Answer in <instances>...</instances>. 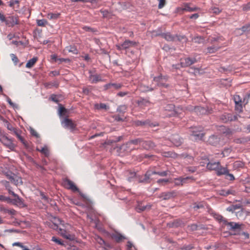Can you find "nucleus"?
Segmentation results:
<instances>
[{
    "mask_svg": "<svg viewBox=\"0 0 250 250\" xmlns=\"http://www.w3.org/2000/svg\"><path fill=\"white\" fill-rule=\"evenodd\" d=\"M229 171V170L227 167H223L221 165H220V167L216 171V174L218 176H221L222 175H226L228 174Z\"/></svg>",
    "mask_w": 250,
    "mask_h": 250,
    "instance_id": "22",
    "label": "nucleus"
},
{
    "mask_svg": "<svg viewBox=\"0 0 250 250\" xmlns=\"http://www.w3.org/2000/svg\"><path fill=\"white\" fill-rule=\"evenodd\" d=\"M181 180L182 181L183 185L186 183H188L190 182H192L194 181V178L192 177H182Z\"/></svg>",
    "mask_w": 250,
    "mask_h": 250,
    "instance_id": "36",
    "label": "nucleus"
},
{
    "mask_svg": "<svg viewBox=\"0 0 250 250\" xmlns=\"http://www.w3.org/2000/svg\"><path fill=\"white\" fill-rule=\"evenodd\" d=\"M8 178L10 180L11 182L14 184L16 186H19L22 184L21 178L16 175H7Z\"/></svg>",
    "mask_w": 250,
    "mask_h": 250,
    "instance_id": "9",
    "label": "nucleus"
},
{
    "mask_svg": "<svg viewBox=\"0 0 250 250\" xmlns=\"http://www.w3.org/2000/svg\"><path fill=\"white\" fill-rule=\"evenodd\" d=\"M226 225L229 227V229L231 230L239 229L241 228V225L239 223L234 222H225Z\"/></svg>",
    "mask_w": 250,
    "mask_h": 250,
    "instance_id": "18",
    "label": "nucleus"
},
{
    "mask_svg": "<svg viewBox=\"0 0 250 250\" xmlns=\"http://www.w3.org/2000/svg\"><path fill=\"white\" fill-rule=\"evenodd\" d=\"M152 175V173L151 170H148L144 176L141 177L139 178V182L140 183H148L150 182L149 179L150 177Z\"/></svg>",
    "mask_w": 250,
    "mask_h": 250,
    "instance_id": "16",
    "label": "nucleus"
},
{
    "mask_svg": "<svg viewBox=\"0 0 250 250\" xmlns=\"http://www.w3.org/2000/svg\"><path fill=\"white\" fill-rule=\"evenodd\" d=\"M122 84L120 83H109L104 85V90L112 89L118 90L122 87Z\"/></svg>",
    "mask_w": 250,
    "mask_h": 250,
    "instance_id": "10",
    "label": "nucleus"
},
{
    "mask_svg": "<svg viewBox=\"0 0 250 250\" xmlns=\"http://www.w3.org/2000/svg\"><path fill=\"white\" fill-rule=\"evenodd\" d=\"M52 240L59 245H63V242L60 239H59L55 237H52Z\"/></svg>",
    "mask_w": 250,
    "mask_h": 250,
    "instance_id": "51",
    "label": "nucleus"
},
{
    "mask_svg": "<svg viewBox=\"0 0 250 250\" xmlns=\"http://www.w3.org/2000/svg\"><path fill=\"white\" fill-rule=\"evenodd\" d=\"M220 163L217 162H209L207 165V168L210 170H215L217 171V169L220 167Z\"/></svg>",
    "mask_w": 250,
    "mask_h": 250,
    "instance_id": "14",
    "label": "nucleus"
},
{
    "mask_svg": "<svg viewBox=\"0 0 250 250\" xmlns=\"http://www.w3.org/2000/svg\"><path fill=\"white\" fill-rule=\"evenodd\" d=\"M37 23L38 26H44L47 23V21L46 20L43 19V20H37Z\"/></svg>",
    "mask_w": 250,
    "mask_h": 250,
    "instance_id": "41",
    "label": "nucleus"
},
{
    "mask_svg": "<svg viewBox=\"0 0 250 250\" xmlns=\"http://www.w3.org/2000/svg\"><path fill=\"white\" fill-rule=\"evenodd\" d=\"M189 229L191 231H195L197 229L198 226L196 224H193L188 226Z\"/></svg>",
    "mask_w": 250,
    "mask_h": 250,
    "instance_id": "50",
    "label": "nucleus"
},
{
    "mask_svg": "<svg viewBox=\"0 0 250 250\" xmlns=\"http://www.w3.org/2000/svg\"><path fill=\"white\" fill-rule=\"evenodd\" d=\"M67 112V110L63 107H61L59 109V113L61 115H65Z\"/></svg>",
    "mask_w": 250,
    "mask_h": 250,
    "instance_id": "55",
    "label": "nucleus"
},
{
    "mask_svg": "<svg viewBox=\"0 0 250 250\" xmlns=\"http://www.w3.org/2000/svg\"><path fill=\"white\" fill-rule=\"evenodd\" d=\"M154 88L155 87H153L152 85L150 87L143 84H141L140 85V90L143 92L152 91L154 89Z\"/></svg>",
    "mask_w": 250,
    "mask_h": 250,
    "instance_id": "28",
    "label": "nucleus"
},
{
    "mask_svg": "<svg viewBox=\"0 0 250 250\" xmlns=\"http://www.w3.org/2000/svg\"><path fill=\"white\" fill-rule=\"evenodd\" d=\"M62 221L58 218H54L53 224L51 227L54 229H59V225L61 224Z\"/></svg>",
    "mask_w": 250,
    "mask_h": 250,
    "instance_id": "27",
    "label": "nucleus"
},
{
    "mask_svg": "<svg viewBox=\"0 0 250 250\" xmlns=\"http://www.w3.org/2000/svg\"><path fill=\"white\" fill-rule=\"evenodd\" d=\"M197 62L195 58H186L181 59L180 63L182 67H188Z\"/></svg>",
    "mask_w": 250,
    "mask_h": 250,
    "instance_id": "5",
    "label": "nucleus"
},
{
    "mask_svg": "<svg viewBox=\"0 0 250 250\" xmlns=\"http://www.w3.org/2000/svg\"><path fill=\"white\" fill-rule=\"evenodd\" d=\"M198 9V8L197 7H190L188 4H186L185 6V7L183 9V10L187 11L189 12H192L196 11Z\"/></svg>",
    "mask_w": 250,
    "mask_h": 250,
    "instance_id": "40",
    "label": "nucleus"
},
{
    "mask_svg": "<svg viewBox=\"0 0 250 250\" xmlns=\"http://www.w3.org/2000/svg\"><path fill=\"white\" fill-rule=\"evenodd\" d=\"M59 232L61 234V235L63 237L67 239L72 240L74 238V237L68 233L65 230L59 228Z\"/></svg>",
    "mask_w": 250,
    "mask_h": 250,
    "instance_id": "24",
    "label": "nucleus"
},
{
    "mask_svg": "<svg viewBox=\"0 0 250 250\" xmlns=\"http://www.w3.org/2000/svg\"><path fill=\"white\" fill-rule=\"evenodd\" d=\"M5 125L6 126V127H7V128L8 130L13 132V133H14L15 131H16L18 130L16 128L14 127L12 125H11L7 121H6L5 122Z\"/></svg>",
    "mask_w": 250,
    "mask_h": 250,
    "instance_id": "37",
    "label": "nucleus"
},
{
    "mask_svg": "<svg viewBox=\"0 0 250 250\" xmlns=\"http://www.w3.org/2000/svg\"><path fill=\"white\" fill-rule=\"evenodd\" d=\"M62 124L64 128L69 129L71 131H73L76 127V124L72 120L67 118H64L62 121Z\"/></svg>",
    "mask_w": 250,
    "mask_h": 250,
    "instance_id": "3",
    "label": "nucleus"
},
{
    "mask_svg": "<svg viewBox=\"0 0 250 250\" xmlns=\"http://www.w3.org/2000/svg\"><path fill=\"white\" fill-rule=\"evenodd\" d=\"M126 110V106L125 105H120L118 107L117 111L120 113H124Z\"/></svg>",
    "mask_w": 250,
    "mask_h": 250,
    "instance_id": "48",
    "label": "nucleus"
},
{
    "mask_svg": "<svg viewBox=\"0 0 250 250\" xmlns=\"http://www.w3.org/2000/svg\"><path fill=\"white\" fill-rule=\"evenodd\" d=\"M60 16L59 13H49L47 15V18L50 20L57 19Z\"/></svg>",
    "mask_w": 250,
    "mask_h": 250,
    "instance_id": "38",
    "label": "nucleus"
},
{
    "mask_svg": "<svg viewBox=\"0 0 250 250\" xmlns=\"http://www.w3.org/2000/svg\"><path fill=\"white\" fill-rule=\"evenodd\" d=\"M244 163L240 161H236L233 164V168L235 169L242 168L244 167Z\"/></svg>",
    "mask_w": 250,
    "mask_h": 250,
    "instance_id": "33",
    "label": "nucleus"
},
{
    "mask_svg": "<svg viewBox=\"0 0 250 250\" xmlns=\"http://www.w3.org/2000/svg\"><path fill=\"white\" fill-rule=\"evenodd\" d=\"M142 140L141 139H136L130 140V141L128 142L125 145H122L121 147V149H124V150H127V149H126V148H127L128 146L130 147L131 145H136L138 144H140L142 145Z\"/></svg>",
    "mask_w": 250,
    "mask_h": 250,
    "instance_id": "7",
    "label": "nucleus"
},
{
    "mask_svg": "<svg viewBox=\"0 0 250 250\" xmlns=\"http://www.w3.org/2000/svg\"><path fill=\"white\" fill-rule=\"evenodd\" d=\"M30 133L33 135L35 136L36 138H39L40 137L39 134L38 133V132L34 130V129H31L30 130Z\"/></svg>",
    "mask_w": 250,
    "mask_h": 250,
    "instance_id": "57",
    "label": "nucleus"
},
{
    "mask_svg": "<svg viewBox=\"0 0 250 250\" xmlns=\"http://www.w3.org/2000/svg\"><path fill=\"white\" fill-rule=\"evenodd\" d=\"M231 151V149L229 148H226L222 151V154H223L224 157L227 156Z\"/></svg>",
    "mask_w": 250,
    "mask_h": 250,
    "instance_id": "47",
    "label": "nucleus"
},
{
    "mask_svg": "<svg viewBox=\"0 0 250 250\" xmlns=\"http://www.w3.org/2000/svg\"><path fill=\"white\" fill-rule=\"evenodd\" d=\"M38 58L37 57H34L28 61L26 64V67L27 68H31L33 66L35 63L37 61Z\"/></svg>",
    "mask_w": 250,
    "mask_h": 250,
    "instance_id": "30",
    "label": "nucleus"
},
{
    "mask_svg": "<svg viewBox=\"0 0 250 250\" xmlns=\"http://www.w3.org/2000/svg\"><path fill=\"white\" fill-rule=\"evenodd\" d=\"M1 143L7 148L12 151H14L16 147V145L13 143L12 139L9 138L6 136L2 140Z\"/></svg>",
    "mask_w": 250,
    "mask_h": 250,
    "instance_id": "2",
    "label": "nucleus"
},
{
    "mask_svg": "<svg viewBox=\"0 0 250 250\" xmlns=\"http://www.w3.org/2000/svg\"><path fill=\"white\" fill-rule=\"evenodd\" d=\"M250 141V136L242 137L236 138L234 140V142L237 144H244Z\"/></svg>",
    "mask_w": 250,
    "mask_h": 250,
    "instance_id": "19",
    "label": "nucleus"
},
{
    "mask_svg": "<svg viewBox=\"0 0 250 250\" xmlns=\"http://www.w3.org/2000/svg\"><path fill=\"white\" fill-rule=\"evenodd\" d=\"M243 10L244 11H248L250 10V2L247 3V4L244 5Z\"/></svg>",
    "mask_w": 250,
    "mask_h": 250,
    "instance_id": "64",
    "label": "nucleus"
},
{
    "mask_svg": "<svg viewBox=\"0 0 250 250\" xmlns=\"http://www.w3.org/2000/svg\"><path fill=\"white\" fill-rule=\"evenodd\" d=\"M89 79L91 81L92 83H97L102 80L101 76L98 74L90 75L89 76Z\"/></svg>",
    "mask_w": 250,
    "mask_h": 250,
    "instance_id": "23",
    "label": "nucleus"
},
{
    "mask_svg": "<svg viewBox=\"0 0 250 250\" xmlns=\"http://www.w3.org/2000/svg\"><path fill=\"white\" fill-rule=\"evenodd\" d=\"M14 197L15 198L13 200H12L13 203L17 204L21 202V199L18 195H17L16 196H15Z\"/></svg>",
    "mask_w": 250,
    "mask_h": 250,
    "instance_id": "53",
    "label": "nucleus"
},
{
    "mask_svg": "<svg viewBox=\"0 0 250 250\" xmlns=\"http://www.w3.org/2000/svg\"><path fill=\"white\" fill-rule=\"evenodd\" d=\"M10 56H11L12 60L16 64L19 62V60H18V58L17 57V56L14 54H11L10 55Z\"/></svg>",
    "mask_w": 250,
    "mask_h": 250,
    "instance_id": "52",
    "label": "nucleus"
},
{
    "mask_svg": "<svg viewBox=\"0 0 250 250\" xmlns=\"http://www.w3.org/2000/svg\"><path fill=\"white\" fill-rule=\"evenodd\" d=\"M63 186L67 189H70L73 191H78L79 189L75 184L71 180L65 179L63 181Z\"/></svg>",
    "mask_w": 250,
    "mask_h": 250,
    "instance_id": "6",
    "label": "nucleus"
},
{
    "mask_svg": "<svg viewBox=\"0 0 250 250\" xmlns=\"http://www.w3.org/2000/svg\"><path fill=\"white\" fill-rule=\"evenodd\" d=\"M218 49H219V47H217L216 46H211V47H208V48H207L208 53H215L218 50Z\"/></svg>",
    "mask_w": 250,
    "mask_h": 250,
    "instance_id": "45",
    "label": "nucleus"
},
{
    "mask_svg": "<svg viewBox=\"0 0 250 250\" xmlns=\"http://www.w3.org/2000/svg\"><path fill=\"white\" fill-rule=\"evenodd\" d=\"M83 30H84L85 31H88V32H93L95 31L94 29L90 27H88V26H83Z\"/></svg>",
    "mask_w": 250,
    "mask_h": 250,
    "instance_id": "60",
    "label": "nucleus"
},
{
    "mask_svg": "<svg viewBox=\"0 0 250 250\" xmlns=\"http://www.w3.org/2000/svg\"><path fill=\"white\" fill-rule=\"evenodd\" d=\"M195 134H191V136L194 137V139L195 140H201L202 139L204 134L203 133V131L200 132H196V133H194Z\"/></svg>",
    "mask_w": 250,
    "mask_h": 250,
    "instance_id": "29",
    "label": "nucleus"
},
{
    "mask_svg": "<svg viewBox=\"0 0 250 250\" xmlns=\"http://www.w3.org/2000/svg\"><path fill=\"white\" fill-rule=\"evenodd\" d=\"M6 23L9 26H13L15 24L18 23V19L16 17H9L5 21Z\"/></svg>",
    "mask_w": 250,
    "mask_h": 250,
    "instance_id": "21",
    "label": "nucleus"
},
{
    "mask_svg": "<svg viewBox=\"0 0 250 250\" xmlns=\"http://www.w3.org/2000/svg\"><path fill=\"white\" fill-rule=\"evenodd\" d=\"M152 175L158 174L160 176L164 177L166 176L167 175V171H162V172H156L155 171H151Z\"/></svg>",
    "mask_w": 250,
    "mask_h": 250,
    "instance_id": "44",
    "label": "nucleus"
},
{
    "mask_svg": "<svg viewBox=\"0 0 250 250\" xmlns=\"http://www.w3.org/2000/svg\"><path fill=\"white\" fill-rule=\"evenodd\" d=\"M219 138L214 135H212L209 137L208 140V142L209 144L213 145L216 146L219 143Z\"/></svg>",
    "mask_w": 250,
    "mask_h": 250,
    "instance_id": "25",
    "label": "nucleus"
},
{
    "mask_svg": "<svg viewBox=\"0 0 250 250\" xmlns=\"http://www.w3.org/2000/svg\"><path fill=\"white\" fill-rule=\"evenodd\" d=\"M235 104V109L239 112H241L242 109V106L241 104L240 103H239Z\"/></svg>",
    "mask_w": 250,
    "mask_h": 250,
    "instance_id": "59",
    "label": "nucleus"
},
{
    "mask_svg": "<svg viewBox=\"0 0 250 250\" xmlns=\"http://www.w3.org/2000/svg\"><path fill=\"white\" fill-rule=\"evenodd\" d=\"M151 206L150 205H142V204H139L136 208L137 211L141 212L147 209H149Z\"/></svg>",
    "mask_w": 250,
    "mask_h": 250,
    "instance_id": "32",
    "label": "nucleus"
},
{
    "mask_svg": "<svg viewBox=\"0 0 250 250\" xmlns=\"http://www.w3.org/2000/svg\"><path fill=\"white\" fill-rule=\"evenodd\" d=\"M18 139L23 144V145L24 146H25L26 147H28V144H27V142L22 138V137L20 136V137Z\"/></svg>",
    "mask_w": 250,
    "mask_h": 250,
    "instance_id": "61",
    "label": "nucleus"
},
{
    "mask_svg": "<svg viewBox=\"0 0 250 250\" xmlns=\"http://www.w3.org/2000/svg\"><path fill=\"white\" fill-rule=\"evenodd\" d=\"M182 181L181 180V177L174 179L173 183L176 186H182ZM170 182H172L171 181Z\"/></svg>",
    "mask_w": 250,
    "mask_h": 250,
    "instance_id": "42",
    "label": "nucleus"
},
{
    "mask_svg": "<svg viewBox=\"0 0 250 250\" xmlns=\"http://www.w3.org/2000/svg\"><path fill=\"white\" fill-rule=\"evenodd\" d=\"M171 181L169 179H161L158 180L157 182L159 184H164L165 183H167L168 182H170Z\"/></svg>",
    "mask_w": 250,
    "mask_h": 250,
    "instance_id": "49",
    "label": "nucleus"
},
{
    "mask_svg": "<svg viewBox=\"0 0 250 250\" xmlns=\"http://www.w3.org/2000/svg\"><path fill=\"white\" fill-rule=\"evenodd\" d=\"M142 146L146 149H150L154 148L155 145L151 141H144L142 140Z\"/></svg>",
    "mask_w": 250,
    "mask_h": 250,
    "instance_id": "15",
    "label": "nucleus"
},
{
    "mask_svg": "<svg viewBox=\"0 0 250 250\" xmlns=\"http://www.w3.org/2000/svg\"><path fill=\"white\" fill-rule=\"evenodd\" d=\"M153 81L155 83V85L157 84L159 86L167 87V84L165 83L166 79L162 76L155 77L154 78Z\"/></svg>",
    "mask_w": 250,
    "mask_h": 250,
    "instance_id": "12",
    "label": "nucleus"
},
{
    "mask_svg": "<svg viewBox=\"0 0 250 250\" xmlns=\"http://www.w3.org/2000/svg\"><path fill=\"white\" fill-rule=\"evenodd\" d=\"M203 131L201 127H193L191 128V134H195L196 132Z\"/></svg>",
    "mask_w": 250,
    "mask_h": 250,
    "instance_id": "43",
    "label": "nucleus"
},
{
    "mask_svg": "<svg viewBox=\"0 0 250 250\" xmlns=\"http://www.w3.org/2000/svg\"><path fill=\"white\" fill-rule=\"evenodd\" d=\"M193 208L195 210H197L199 208H203L204 205L202 203H194Z\"/></svg>",
    "mask_w": 250,
    "mask_h": 250,
    "instance_id": "46",
    "label": "nucleus"
},
{
    "mask_svg": "<svg viewBox=\"0 0 250 250\" xmlns=\"http://www.w3.org/2000/svg\"><path fill=\"white\" fill-rule=\"evenodd\" d=\"M234 101L235 104L241 103V100L240 99V97L238 95H235L234 96Z\"/></svg>",
    "mask_w": 250,
    "mask_h": 250,
    "instance_id": "58",
    "label": "nucleus"
},
{
    "mask_svg": "<svg viewBox=\"0 0 250 250\" xmlns=\"http://www.w3.org/2000/svg\"><path fill=\"white\" fill-rule=\"evenodd\" d=\"M238 117L240 116L233 115L229 113H225L220 116V119L223 123H228L237 120Z\"/></svg>",
    "mask_w": 250,
    "mask_h": 250,
    "instance_id": "1",
    "label": "nucleus"
},
{
    "mask_svg": "<svg viewBox=\"0 0 250 250\" xmlns=\"http://www.w3.org/2000/svg\"><path fill=\"white\" fill-rule=\"evenodd\" d=\"M194 111V112L198 115L205 114L208 112L205 108L199 106H195Z\"/></svg>",
    "mask_w": 250,
    "mask_h": 250,
    "instance_id": "20",
    "label": "nucleus"
},
{
    "mask_svg": "<svg viewBox=\"0 0 250 250\" xmlns=\"http://www.w3.org/2000/svg\"><path fill=\"white\" fill-rule=\"evenodd\" d=\"M136 103L138 106L141 107H145L146 106H148L150 105L151 103L147 99L140 98L136 102Z\"/></svg>",
    "mask_w": 250,
    "mask_h": 250,
    "instance_id": "13",
    "label": "nucleus"
},
{
    "mask_svg": "<svg viewBox=\"0 0 250 250\" xmlns=\"http://www.w3.org/2000/svg\"><path fill=\"white\" fill-rule=\"evenodd\" d=\"M175 196H176V192L174 191H172L161 193L159 196V198H162L163 200H166L170 199Z\"/></svg>",
    "mask_w": 250,
    "mask_h": 250,
    "instance_id": "11",
    "label": "nucleus"
},
{
    "mask_svg": "<svg viewBox=\"0 0 250 250\" xmlns=\"http://www.w3.org/2000/svg\"><path fill=\"white\" fill-rule=\"evenodd\" d=\"M163 38H165L166 40L169 42L174 41L176 40L178 41H182L183 39L186 40V37L184 36H178L171 35L169 33H163L162 34Z\"/></svg>",
    "mask_w": 250,
    "mask_h": 250,
    "instance_id": "4",
    "label": "nucleus"
},
{
    "mask_svg": "<svg viewBox=\"0 0 250 250\" xmlns=\"http://www.w3.org/2000/svg\"><path fill=\"white\" fill-rule=\"evenodd\" d=\"M66 49L69 52H72L73 54H76L78 53V50L76 47L74 46H68L66 47Z\"/></svg>",
    "mask_w": 250,
    "mask_h": 250,
    "instance_id": "35",
    "label": "nucleus"
},
{
    "mask_svg": "<svg viewBox=\"0 0 250 250\" xmlns=\"http://www.w3.org/2000/svg\"><path fill=\"white\" fill-rule=\"evenodd\" d=\"M146 124H147V121L142 122V121H138L136 122V125L138 126L146 125Z\"/></svg>",
    "mask_w": 250,
    "mask_h": 250,
    "instance_id": "63",
    "label": "nucleus"
},
{
    "mask_svg": "<svg viewBox=\"0 0 250 250\" xmlns=\"http://www.w3.org/2000/svg\"><path fill=\"white\" fill-rule=\"evenodd\" d=\"M192 41L197 43H202L204 42V38L201 36H195L192 38Z\"/></svg>",
    "mask_w": 250,
    "mask_h": 250,
    "instance_id": "31",
    "label": "nucleus"
},
{
    "mask_svg": "<svg viewBox=\"0 0 250 250\" xmlns=\"http://www.w3.org/2000/svg\"><path fill=\"white\" fill-rule=\"evenodd\" d=\"M112 237L117 242H119L125 238L124 236L118 233H115L113 234Z\"/></svg>",
    "mask_w": 250,
    "mask_h": 250,
    "instance_id": "26",
    "label": "nucleus"
},
{
    "mask_svg": "<svg viewBox=\"0 0 250 250\" xmlns=\"http://www.w3.org/2000/svg\"><path fill=\"white\" fill-rule=\"evenodd\" d=\"M37 150L42 152L45 156H48L49 155V151L46 146H44V147L42 148L41 149L37 148Z\"/></svg>",
    "mask_w": 250,
    "mask_h": 250,
    "instance_id": "39",
    "label": "nucleus"
},
{
    "mask_svg": "<svg viewBox=\"0 0 250 250\" xmlns=\"http://www.w3.org/2000/svg\"><path fill=\"white\" fill-rule=\"evenodd\" d=\"M226 178L229 180L230 181H233L235 179V178L233 174L229 173V171H228V174L226 175Z\"/></svg>",
    "mask_w": 250,
    "mask_h": 250,
    "instance_id": "54",
    "label": "nucleus"
},
{
    "mask_svg": "<svg viewBox=\"0 0 250 250\" xmlns=\"http://www.w3.org/2000/svg\"><path fill=\"white\" fill-rule=\"evenodd\" d=\"M95 107L97 109H104L105 110H107L109 108V107L105 104L103 103L95 104Z\"/></svg>",
    "mask_w": 250,
    "mask_h": 250,
    "instance_id": "34",
    "label": "nucleus"
},
{
    "mask_svg": "<svg viewBox=\"0 0 250 250\" xmlns=\"http://www.w3.org/2000/svg\"><path fill=\"white\" fill-rule=\"evenodd\" d=\"M159 3L158 5V8L161 9L163 8L166 4V0H159Z\"/></svg>",
    "mask_w": 250,
    "mask_h": 250,
    "instance_id": "56",
    "label": "nucleus"
},
{
    "mask_svg": "<svg viewBox=\"0 0 250 250\" xmlns=\"http://www.w3.org/2000/svg\"><path fill=\"white\" fill-rule=\"evenodd\" d=\"M194 107L192 105H188L187 107H186V109L187 110H188V111L192 112H194Z\"/></svg>",
    "mask_w": 250,
    "mask_h": 250,
    "instance_id": "62",
    "label": "nucleus"
},
{
    "mask_svg": "<svg viewBox=\"0 0 250 250\" xmlns=\"http://www.w3.org/2000/svg\"><path fill=\"white\" fill-rule=\"evenodd\" d=\"M170 140L176 146H180L183 142V139L178 134L172 135Z\"/></svg>",
    "mask_w": 250,
    "mask_h": 250,
    "instance_id": "8",
    "label": "nucleus"
},
{
    "mask_svg": "<svg viewBox=\"0 0 250 250\" xmlns=\"http://www.w3.org/2000/svg\"><path fill=\"white\" fill-rule=\"evenodd\" d=\"M137 44L136 42L131 41L129 40H125L123 43H122V47L124 49H126L127 48H129L131 47L135 46Z\"/></svg>",
    "mask_w": 250,
    "mask_h": 250,
    "instance_id": "17",
    "label": "nucleus"
}]
</instances>
